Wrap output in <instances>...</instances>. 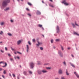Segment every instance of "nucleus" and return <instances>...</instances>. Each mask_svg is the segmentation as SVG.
Wrapping results in <instances>:
<instances>
[{"label": "nucleus", "mask_w": 79, "mask_h": 79, "mask_svg": "<svg viewBox=\"0 0 79 79\" xmlns=\"http://www.w3.org/2000/svg\"><path fill=\"white\" fill-rule=\"evenodd\" d=\"M42 72L43 73H47V71L45 70H42Z\"/></svg>", "instance_id": "obj_12"}, {"label": "nucleus", "mask_w": 79, "mask_h": 79, "mask_svg": "<svg viewBox=\"0 0 79 79\" xmlns=\"http://www.w3.org/2000/svg\"><path fill=\"white\" fill-rule=\"evenodd\" d=\"M40 49L41 50H43V48L42 47H40Z\"/></svg>", "instance_id": "obj_38"}, {"label": "nucleus", "mask_w": 79, "mask_h": 79, "mask_svg": "<svg viewBox=\"0 0 79 79\" xmlns=\"http://www.w3.org/2000/svg\"><path fill=\"white\" fill-rule=\"evenodd\" d=\"M7 65V64H6V63H5V65L2 66V67H3V68L6 67V66Z\"/></svg>", "instance_id": "obj_24"}, {"label": "nucleus", "mask_w": 79, "mask_h": 79, "mask_svg": "<svg viewBox=\"0 0 79 79\" xmlns=\"http://www.w3.org/2000/svg\"><path fill=\"white\" fill-rule=\"evenodd\" d=\"M3 74H6V71L5 70H4L3 72Z\"/></svg>", "instance_id": "obj_36"}, {"label": "nucleus", "mask_w": 79, "mask_h": 79, "mask_svg": "<svg viewBox=\"0 0 79 79\" xmlns=\"http://www.w3.org/2000/svg\"><path fill=\"white\" fill-rule=\"evenodd\" d=\"M27 15L29 16H31V15L30 14H28Z\"/></svg>", "instance_id": "obj_40"}, {"label": "nucleus", "mask_w": 79, "mask_h": 79, "mask_svg": "<svg viewBox=\"0 0 79 79\" xmlns=\"http://www.w3.org/2000/svg\"><path fill=\"white\" fill-rule=\"evenodd\" d=\"M72 25L73 26V28H74V27H75V25H74V24L73 23H72Z\"/></svg>", "instance_id": "obj_20"}, {"label": "nucleus", "mask_w": 79, "mask_h": 79, "mask_svg": "<svg viewBox=\"0 0 79 79\" xmlns=\"http://www.w3.org/2000/svg\"><path fill=\"white\" fill-rule=\"evenodd\" d=\"M42 71L40 70H38L37 71V73L38 74H39L40 75V74H42Z\"/></svg>", "instance_id": "obj_6"}, {"label": "nucleus", "mask_w": 79, "mask_h": 79, "mask_svg": "<svg viewBox=\"0 0 79 79\" xmlns=\"http://www.w3.org/2000/svg\"><path fill=\"white\" fill-rule=\"evenodd\" d=\"M55 79H59L58 78H56Z\"/></svg>", "instance_id": "obj_64"}, {"label": "nucleus", "mask_w": 79, "mask_h": 79, "mask_svg": "<svg viewBox=\"0 0 79 79\" xmlns=\"http://www.w3.org/2000/svg\"><path fill=\"white\" fill-rule=\"evenodd\" d=\"M36 14L37 15H40V12L38 10H37L36 12Z\"/></svg>", "instance_id": "obj_16"}, {"label": "nucleus", "mask_w": 79, "mask_h": 79, "mask_svg": "<svg viewBox=\"0 0 79 79\" xmlns=\"http://www.w3.org/2000/svg\"><path fill=\"white\" fill-rule=\"evenodd\" d=\"M42 35L43 36V37H44V35Z\"/></svg>", "instance_id": "obj_60"}, {"label": "nucleus", "mask_w": 79, "mask_h": 79, "mask_svg": "<svg viewBox=\"0 0 79 79\" xmlns=\"http://www.w3.org/2000/svg\"><path fill=\"white\" fill-rule=\"evenodd\" d=\"M73 33L74 34H75V35H78V36H79V34L77 33L76 32H74Z\"/></svg>", "instance_id": "obj_15"}, {"label": "nucleus", "mask_w": 79, "mask_h": 79, "mask_svg": "<svg viewBox=\"0 0 79 79\" xmlns=\"http://www.w3.org/2000/svg\"><path fill=\"white\" fill-rule=\"evenodd\" d=\"M59 74H62V70H61L60 69L59 70Z\"/></svg>", "instance_id": "obj_17"}, {"label": "nucleus", "mask_w": 79, "mask_h": 79, "mask_svg": "<svg viewBox=\"0 0 79 79\" xmlns=\"http://www.w3.org/2000/svg\"><path fill=\"white\" fill-rule=\"evenodd\" d=\"M60 48L62 50H64V48H63V47L62 46L60 45Z\"/></svg>", "instance_id": "obj_18"}, {"label": "nucleus", "mask_w": 79, "mask_h": 79, "mask_svg": "<svg viewBox=\"0 0 79 79\" xmlns=\"http://www.w3.org/2000/svg\"><path fill=\"white\" fill-rule=\"evenodd\" d=\"M49 6H51V7H52V8H53V7H54V6H53V5L52 4H50Z\"/></svg>", "instance_id": "obj_27"}, {"label": "nucleus", "mask_w": 79, "mask_h": 79, "mask_svg": "<svg viewBox=\"0 0 79 79\" xmlns=\"http://www.w3.org/2000/svg\"><path fill=\"white\" fill-rule=\"evenodd\" d=\"M26 10H27V11H29V10L28 9V8H26Z\"/></svg>", "instance_id": "obj_49"}, {"label": "nucleus", "mask_w": 79, "mask_h": 79, "mask_svg": "<svg viewBox=\"0 0 79 79\" xmlns=\"http://www.w3.org/2000/svg\"><path fill=\"white\" fill-rule=\"evenodd\" d=\"M28 44H29V45H31V42H30V41H28Z\"/></svg>", "instance_id": "obj_39"}, {"label": "nucleus", "mask_w": 79, "mask_h": 79, "mask_svg": "<svg viewBox=\"0 0 79 79\" xmlns=\"http://www.w3.org/2000/svg\"><path fill=\"white\" fill-rule=\"evenodd\" d=\"M29 74H32V72H31V71H29Z\"/></svg>", "instance_id": "obj_34"}, {"label": "nucleus", "mask_w": 79, "mask_h": 79, "mask_svg": "<svg viewBox=\"0 0 79 79\" xmlns=\"http://www.w3.org/2000/svg\"><path fill=\"white\" fill-rule=\"evenodd\" d=\"M1 52H2V53H3L4 52V51H2V50H1Z\"/></svg>", "instance_id": "obj_42"}, {"label": "nucleus", "mask_w": 79, "mask_h": 79, "mask_svg": "<svg viewBox=\"0 0 79 79\" xmlns=\"http://www.w3.org/2000/svg\"><path fill=\"white\" fill-rule=\"evenodd\" d=\"M2 42L1 41L0 42V44H2Z\"/></svg>", "instance_id": "obj_63"}, {"label": "nucleus", "mask_w": 79, "mask_h": 79, "mask_svg": "<svg viewBox=\"0 0 79 79\" xmlns=\"http://www.w3.org/2000/svg\"><path fill=\"white\" fill-rule=\"evenodd\" d=\"M8 56H11V55H10V54H8Z\"/></svg>", "instance_id": "obj_46"}, {"label": "nucleus", "mask_w": 79, "mask_h": 79, "mask_svg": "<svg viewBox=\"0 0 79 79\" xmlns=\"http://www.w3.org/2000/svg\"><path fill=\"white\" fill-rule=\"evenodd\" d=\"M7 34L8 35H9V36H11V35H11V33H8Z\"/></svg>", "instance_id": "obj_28"}, {"label": "nucleus", "mask_w": 79, "mask_h": 79, "mask_svg": "<svg viewBox=\"0 0 79 79\" xmlns=\"http://www.w3.org/2000/svg\"><path fill=\"white\" fill-rule=\"evenodd\" d=\"M17 53H19V54H21V53H20V52H17Z\"/></svg>", "instance_id": "obj_57"}, {"label": "nucleus", "mask_w": 79, "mask_h": 79, "mask_svg": "<svg viewBox=\"0 0 79 79\" xmlns=\"http://www.w3.org/2000/svg\"><path fill=\"white\" fill-rule=\"evenodd\" d=\"M29 46L28 45H27V52H28L29 51Z\"/></svg>", "instance_id": "obj_11"}, {"label": "nucleus", "mask_w": 79, "mask_h": 79, "mask_svg": "<svg viewBox=\"0 0 79 79\" xmlns=\"http://www.w3.org/2000/svg\"><path fill=\"white\" fill-rule=\"evenodd\" d=\"M62 3H64V5H65L67 6L68 5H69V4L66 1H63L62 2Z\"/></svg>", "instance_id": "obj_5"}, {"label": "nucleus", "mask_w": 79, "mask_h": 79, "mask_svg": "<svg viewBox=\"0 0 79 79\" xmlns=\"http://www.w3.org/2000/svg\"><path fill=\"white\" fill-rule=\"evenodd\" d=\"M53 48H54V49L55 48H55V47L54 46H53Z\"/></svg>", "instance_id": "obj_61"}, {"label": "nucleus", "mask_w": 79, "mask_h": 79, "mask_svg": "<svg viewBox=\"0 0 79 79\" xmlns=\"http://www.w3.org/2000/svg\"><path fill=\"white\" fill-rule=\"evenodd\" d=\"M42 3H44V1H42Z\"/></svg>", "instance_id": "obj_62"}, {"label": "nucleus", "mask_w": 79, "mask_h": 79, "mask_svg": "<svg viewBox=\"0 0 79 79\" xmlns=\"http://www.w3.org/2000/svg\"><path fill=\"white\" fill-rule=\"evenodd\" d=\"M5 49L6 50H7V48L6 47H5Z\"/></svg>", "instance_id": "obj_50"}, {"label": "nucleus", "mask_w": 79, "mask_h": 79, "mask_svg": "<svg viewBox=\"0 0 79 79\" xmlns=\"http://www.w3.org/2000/svg\"><path fill=\"white\" fill-rule=\"evenodd\" d=\"M50 2H53V1L52 0H49Z\"/></svg>", "instance_id": "obj_54"}, {"label": "nucleus", "mask_w": 79, "mask_h": 79, "mask_svg": "<svg viewBox=\"0 0 79 79\" xmlns=\"http://www.w3.org/2000/svg\"><path fill=\"white\" fill-rule=\"evenodd\" d=\"M42 29H43V30H44V28L43 27H42Z\"/></svg>", "instance_id": "obj_56"}, {"label": "nucleus", "mask_w": 79, "mask_h": 79, "mask_svg": "<svg viewBox=\"0 0 79 79\" xmlns=\"http://www.w3.org/2000/svg\"><path fill=\"white\" fill-rule=\"evenodd\" d=\"M56 30H57V33H59V32H60V28H59V27H58V26H57L56 27Z\"/></svg>", "instance_id": "obj_4"}, {"label": "nucleus", "mask_w": 79, "mask_h": 79, "mask_svg": "<svg viewBox=\"0 0 79 79\" xmlns=\"http://www.w3.org/2000/svg\"><path fill=\"white\" fill-rule=\"evenodd\" d=\"M74 74H75V75L77 77H79V75L77 74V73H76V72H74Z\"/></svg>", "instance_id": "obj_9"}, {"label": "nucleus", "mask_w": 79, "mask_h": 79, "mask_svg": "<svg viewBox=\"0 0 79 79\" xmlns=\"http://www.w3.org/2000/svg\"><path fill=\"white\" fill-rule=\"evenodd\" d=\"M58 53L60 57H63V53H62V52H61V51L59 50Z\"/></svg>", "instance_id": "obj_2"}, {"label": "nucleus", "mask_w": 79, "mask_h": 79, "mask_svg": "<svg viewBox=\"0 0 79 79\" xmlns=\"http://www.w3.org/2000/svg\"><path fill=\"white\" fill-rule=\"evenodd\" d=\"M38 64H40V63L39 62H38Z\"/></svg>", "instance_id": "obj_47"}, {"label": "nucleus", "mask_w": 79, "mask_h": 79, "mask_svg": "<svg viewBox=\"0 0 79 79\" xmlns=\"http://www.w3.org/2000/svg\"><path fill=\"white\" fill-rule=\"evenodd\" d=\"M10 60L11 61H13V59H12V58H10Z\"/></svg>", "instance_id": "obj_48"}, {"label": "nucleus", "mask_w": 79, "mask_h": 79, "mask_svg": "<svg viewBox=\"0 0 79 79\" xmlns=\"http://www.w3.org/2000/svg\"><path fill=\"white\" fill-rule=\"evenodd\" d=\"M9 76L11 77V74L9 73Z\"/></svg>", "instance_id": "obj_53"}, {"label": "nucleus", "mask_w": 79, "mask_h": 79, "mask_svg": "<svg viewBox=\"0 0 79 79\" xmlns=\"http://www.w3.org/2000/svg\"><path fill=\"white\" fill-rule=\"evenodd\" d=\"M15 59H16V58H17V59H19V57L18 56H17L16 57H15Z\"/></svg>", "instance_id": "obj_22"}, {"label": "nucleus", "mask_w": 79, "mask_h": 79, "mask_svg": "<svg viewBox=\"0 0 79 79\" xmlns=\"http://www.w3.org/2000/svg\"><path fill=\"white\" fill-rule=\"evenodd\" d=\"M30 66L31 68L32 69L34 68V64L32 62H31L30 64Z\"/></svg>", "instance_id": "obj_3"}, {"label": "nucleus", "mask_w": 79, "mask_h": 79, "mask_svg": "<svg viewBox=\"0 0 79 79\" xmlns=\"http://www.w3.org/2000/svg\"><path fill=\"white\" fill-rule=\"evenodd\" d=\"M2 77L4 78V79H5V77L4 76V75H2Z\"/></svg>", "instance_id": "obj_44"}, {"label": "nucleus", "mask_w": 79, "mask_h": 79, "mask_svg": "<svg viewBox=\"0 0 79 79\" xmlns=\"http://www.w3.org/2000/svg\"><path fill=\"white\" fill-rule=\"evenodd\" d=\"M14 53H15V55H16V52H14Z\"/></svg>", "instance_id": "obj_59"}, {"label": "nucleus", "mask_w": 79, "mask_h": 79, "mask_svg": "<svg viewBox=\"0 0 79 79\" xmlns=\"http://www.w3.org/2000/svg\"><path fill=\"white\" fill-rule=\"evenodd\" d=\"M46 69H51V67H47Z\"/></svg>", "instance_id": "obj_31"}, {"label": "nucleus", "mask_w": 79, "mask_h": 79, "mask_svg": "<svg viewBox=\"0 0 79 79\" xmlns=\"http://www.w3.org/2000/svg\"><path fill=\"white\" fill-rule=\"evenodd\" d=\"M73 67V68H75V66H74V65L73 64H70Z\"/></svg>", "instance_id": "obj_19"}, {"label": "nucleus", "mask_w": 79, "mask_h": 79, "mask_svg": "<svg viewBox=\"0 0 79 79\" xmlns=\"http://www.w3.org/2000/svg\"><path fill=\"white\" fill-rule=\"evenodd\" d=\"M3 34V32L2 31H1L0 32V35H2Z\"/></svg>", "instance_id": "obj_23"}, {"label": "nucleus", "mask_w": 79, "mask_h": 79, "mask_svg": "<svg viewBox=\"0 0 79 79\" xmlns=\"http://www.w3.org/2000/svg\"><path fill=\"white\" fill-rule=\"evenodd\" d=\"M2 69L0 68V71H2Z\"/></svg>", "instance_id": "obj_55"}, {"label": "nucleus", "mask_w": 79, "mask_h": 79, "mask_svg": "<svg viewBox=\"0 0 79 79\" xmlns=\"http://www.w3.org/2000/svg\"><path fill=\"white\" fill-rule=\"evenodd\" d=\"M38 26L39 27H42V25L40 24H39Z\"/></svg>", "instance_id": "obj_29"}, {"label": "nucleus", "mask_w": 79, "mask_h": 79, "mask_svg": "<svg viewBox=\"0 0 79 79\" xmlns=\"http://www.w3.org/2000/svg\"><path fill=\"white\" fill-rule=\"evenodd\" d=\"M70 48H70V47L68 48V50H69V49H70Z\"/></svg>", "instance_id": "obj_51"}, {"label": "nucleus", "mask_w": 79, "mask_h": 79, "mask_svg": "<svg viewBox=\"0 0 79 79\" xmlns=\"http://www.w3.org/2000/svg\"><path fill=\"white\" fill-rule=\"evenodd\" d=\"M2 63H3V62L1 61V62H0V64H1Z\"/></svg>", "instance_id": "obj_45"}, {"label": "nucleus", "mask_w": 79, "mask_h": 79, "mask_svg": "<svg viewBox=\"0 0 79 79\" xmlns=\"http://www.w3.org/2000/svg\"><path fill=\"white\" fill-rule=\"evenodd\" d=\"M11 48L12 50V51H15V50L14 49H13V48H12V47H11Z\"/></svg>", "instance_id": "obj_32"}, {"label": "nucleus", "mask_w": 79, "mask_h": 79, "mask_svg": "<svg viewBox=\"0 0 79 79\" xmlns=\"http://www.w3.org/2000/svg\"><path fill=\"white\" fill-rule=\"evenodd\" d=\"M71 56H72V57H74V56H73V55H72Z\"/></svg>", "instance_id": "obj_58"}, {"label": "nucleus", "mask_w": 79, "mask_h": 79, "mask_svg": "<svg viewBox=\"0 0 79 79\" xmlns=\"http://www.w3.org/2000/svg\"><path fill=\"white\" fill-rule=\"evenodd\" d=\"M61 78V79H65V78H64V77H62Z\"/></svg>", "instance_id": "obj_41"}, {"label": "nucleus", "mask_w": 79, "mask_h": 79, "mask_svg": "<svg viewBox=\"0 0 79 79\" xmlns=\"http://www.w3.org/2000/svg\"><path fill=\"white\" fill-rule=\"evenodd\" d=\"M66 75H67V76H69V73H68V69H67L66 70Z\"/></svg>", "instance_id": "obj_13"}, {"label": "nucleus", "mask_w": 79, "mask_h": 79, "mask_svg": "<svg viewBox=\"0 0 79 79\" xmlns=\"http://www.w3.org/2000/svg\"><path fill=\"white\" fill-rule=\"evenodd\" d=\"M35 39H32V41L33 42H35Z\"/></svg>", "instance_id": "obj_33"}, {"label": "nucleus", "mask_w": 79, "mask_h": 79, "mask_svg": "<svg viewBox=\"0 0 79 79\" xmlns=\"http://www.w3.org/2000/svg\"><path fill=\"white\" fill-rule=\"evenodd\" d=\"M75 25H76V26H79V25L77 24L76 22H75Z\"/></svg>", "instance_id": "obj_25"}, {"label": "nucleus", "mask_w": 79, "mask_h": 79, "mask_svg": "<svg viewBox=\"0 0 79 79\" xmlns=\"http://www.w3.org/2000/svg\"><path fill=\"white\" fill-rule=\"evenodd\" d=\"M53 40L52 39V40H51V43H53Z\"/></svg>", "instance_id": "obj_37"}, {"label": "nucleus", "mask_w": 79, "mask_h": 79, "mask_svg": "<svg viewBox=\"0 0 79 79\" xmlns=\"http://www.w3.org/2000/svg\"><path fill=\"white\" fill-rule=\"evenodd\" d=\"M21 43V40H19L17 42V45H19V44H20Z\"/></svg>", "instance_id": "obj_10"}, {"label": "nucleus", "mask_w": 79, "mask_h": 79, "mask_svg": "<svg viewBox=\"0 0 79 79\" xmlns=\"http://www.w3.org/2000/svg\"><path fill=\"white\" fill-rule=\"evenodd\" d=\"M23 74L25 75V76H27V71H24L23 72Z\"/></svg>", "instance_id": "obj_8"}, {"label": "nucleus", "mask_w": 79, "mask_h": 79, "mask_svg": "<svg viewBox=\"0 0 79 79\" xmlns=\"http://www.w3.org/2000/svg\"><path fill=\"white\" fill-rule=\"evenodd\" d=\"M27 4L28 5H29L30 6H32V4L29 2H28L27 3Z\"/></svg>", "instance_id": "obj_21"}, {"label": "nucleus", "mask_w": 79, "mask_h": 79, "mask_svg": "<svg viewBox=\"0 0 79 79\" xmlns=\"http://www.w3.org/2000/svg\"><path fill=\"white\" fill-rule=\"evenodd\" d=\"M10 2V0H5L2 3V6L4 7L8 5V4Z\"/></svg>", "instance_id": "obj_1"}, {"label": "nucleus", "mask_w": 79, "mask_h": 79, "mask_svg": "<svg viewBox=\"0 0 79 79\" xmlns=\"http://www.w3.org/2000/svg\"><path fill=\"white\" fill-rule=\"evenodd\" d=\"M10 10V7H6L5 9H4L5 11H8V10Z\"/></svg>", "instance_id": "obj_14"}, {"label": "nucleus", "mask_w": 79, "mask_h": 79, "mask_svg": "<svg viewBox=\"0 0 79 79\" xmlns=\"http://www.w3.org/2000/svg\"><path fill=\"white\" fill-rule=\"evenodd\" d=\"M38 44H36V45L37 46H39V45H42V42H39V41H38Z\"/></svg>", "instance_id": "obj_7"}, {"label": "nucleus", "mask_w": 79, "mask_h": 79, "mask_svg": "<svg viewBox=\"0 0 79 79\" xmlns=\"http://www.w3.org/2000/svg\"><path fill=\"white\" fill-rule=\"evenodd\" d=\"M56 42H58V41H60V39H56Z\"/></svg>", "instance_id": "obj_30"}, {"label": "nucleus", "mask_w": 79, "mask_h": 79, "mask_svg": "<svg viewBox=\"0 0 79 79\" xmlns=\"http://www.w3.org/2000/svg\"><path fill=\"white\" fill-rule=\"evenodd\" d=\"M63 63L64 64V65L65 66H66V62H65V61Z\"/></svg>", "instance_id": "obj_35"}, {"label": "nucleus", "mask_w": 79, "mask_h": 79, "mask_svg": "<svg viewBox=\"0 0 79 79\" xmlns=\"http://www.w3.org/2000/svg\"><path fill=\"white\" fill-rule=\"evenodd\" d=\"M13 20H10V22H11V23H13Z\"/></svg>", "instance_id": "obj_52"}, {"label": "nucleus", "mask_w": 79, "mask_h": 79, "mask_svg": "<svg viewBox=\"0 0 79 79\" xmlns=\"http://www.w3.org/2000/svg\"><path fill=\"white\" fill-rule=\"evenodd\" d=\"M12 75L13 77H15V74H12Z\"/></svg>", "instance_id": "obj_43"}, {"label": "nucleus", "mask_w": 79, "mask_h": 79, "mask_svg": "<svg viewBox=\"0 0 79 79\" xmlns=\"http://www.w3.org/2000/svg\"><path fill=\"white\" fill-rule=\"evenodd\" d=\"M3 24H4V22H1V23H0V25H1V26H3Z\"/></svg>", "instance_id": "obj_26"}]
</instances>
